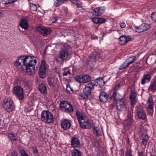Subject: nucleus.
Instances as JSON below:
<instances>
[{"label":"nucleus","instance_id":"nucleus-1","mask_svg":"<svg viewBox=\"0 0 156 156\" xmlns=\"http://www.w3.org/2000/svg\"><path fill=\"white\" fill-rule=\"evenodd\" d=\"M37 61L33 56H24L20 57L15 61L14 66L20 71L25 70L29 75L35 73L37 66Z\"/></svg>","mask_w":156,"mask_h":156},{"label":"nucleus","instance_id":"nucleus-2","mask_svg":"<svg viewBox=\"0 0 156 156\" xmlns=\"http://www.w3.org/2000/svg\"><path fill=\"white\" fill-rule=\"evenodd\" d=\"M76 115L80 127L83 129H90L92 126L88 118L79 111L76 112Z\"/></svg>","mask_w":156,"mask_h":156},{"label":"nucleus","instance_id":"nucleus-3","mask_svg":"<svg viewBox=\"0 0 156 156\" xmlns=\"http://www.w3.org/2000/svg\"><path fill=\"white\" fill-rule=\"evenodd\" d=\"M41 119L44 123L48 124L53 123L55 121L53 114L48 111H43L41 112Z\"/></svg>","mask_w":156,"mask_h":156},{"label":"nucleus","instance_id":"nucleus-4","mask_svg":"<svg viewBox=\"0 0 156 156\" xmlns=\"http://www.w3.org/2000/svg\"><path fill=\"white\" fill-rule=\"evenodd\" d=\"M59 108L62 111L68 113H72L73 111V106L69 103L66 101H61Z\"/></svg>","mask_w":156,"mask_h":156},{"label":"nucleus","instance_id":"nucleus-5","mask_svg":"<svg viewBox=\"0 0 156 156\" xmlns=\"http://www.w3.org/2000/svg\"><path fill=\"white\" fill-rule=\"evenodd\" d=\"M13 93L14 95L19 100H23L24 98L23 89L20 86H16L13 87Z\"/></svg>","mask_w":156,"mask_h":156},{"label":"nucleus","instance_id":"nucleus-6","mask_svg":"<svg viewBox=\"0 0 156 156\" xmlns=\"http://www.w3.org/2000/svg\"><path fill=\"white\" fill-rule=\"evenodd\" d=\"M69 55V52L67 49H62L59 52L58 57L56 60L59 62H63L67 58Z\"/></svg>","mask_w":156,"mask_h":156},{"label":"nucleus","instance_id":"nucleus-7","mask_svg":"<svg viewBox=\"0 0 156 156\" xmlns=\"http://www.w3.org/2000/svg\"><path fill=\"white\" fill-rule=\"evenodd\" d=\"M136 113L138 117L142 120L146 119V115L145 111L143 109V107L138 105L136 107Z\"/></svg>","mask_w":156,"mask_h":156},{"label":"nucleus","instance_id":"nucleus-8","mask_svg":"<svg viewBox=\"0 0 156 156\" xmlns=\"http://www.w3.org/2000/svg\"><path fill=\"white\" fill-rule=\"evenodd\" d=\"M4 107L9 112L12 111L14 109V105L12 100L10 99L5 100L3 101Z\"/></svg>","mask_w":156,"mask_h":156},{"label":"nucleus","instance_id":"nucleus-9","mask_svg":"<svg viewBox=\"0 0 156 156\" xmlns=\"http://www.w3.org/2000/svg\"><path fill=\"white\" fill-rule=\"evenodd\" d=\"M76 80L80 83H86L90 82L91 77L88 75H78L75 77Z\"/></svg>","mask_w":156,"mask_h":156},{"label":"nucleus","instance_id":"nucleus-10","mask_svg":"<svg viewBox=\"0 0 156 156\" xmlns=\"http://www.w3.org/2000/svg\"><path fill=\"white\" fill-rule=\"evenodd\" d=\"M95 84L90 82L87 83L83 89V93L86 95H87L90 97L91 95V90L94 89Z\"/></svg>","mask_w":156,"mask_h":156},{"label":"nucleus","instance_id":"nucleus-11","mask_svg":"<svg viewBox=\"0 0 156 156\" xmlns=\"http://www.w3.org/2000/svg\"><path fill=\"white\" fill-rule=\"evenodd\" d=\"M112 99L115 101L117 108L119 110H122L124 108L125 103L124 102L123 98L115 97V98H113Z\"/></svg>","mask_w":156,"mask_h":156},{"label":"nucleus","instance_id":"nucleus-12","mask_svg":"<svg viewBox=\"0 0 156 156\" xmlns=\"http://www.w3.org/2000/svg\"><path fill=\"white\" fill-rule=\"evenodd\" d=\"M130 93L131 94L130 95L129 99L131 101L130 104L131 105L132 111L133 112V106L136 103L137 100L136 98L137 93L133 89L131 90Z\"/></svg>","mask_w":156,"mask_h":156},{"label":"nucleus","instance_id":"nucleus-13","mask_svg":"<svg viewBox=\"0 0 156 156\" xmlns=\"http://www.w3.org/2000/svg\"><path fill=\"white\" fill-rule=\"evenodd\" d=\"M46 62L45 61H42L41 64L39 68V75L42 79L44 78L46 76Z\"/></svg>","mask_w":156,"mask_h":156},{"label":"nucleus","instance_id":"nucleus-14","mask_svg":"<svg viewBox=\"0 0 156 156\" xmlns=\"http://www.w3.org/2000/svg\"><path fill=\"white\" fill-rule=\"evenodd\" d=\"M36 30L38 32L39 34H42L43 36H47L51 32L50 29L42 28L40 27H37L36 28Z\"/></svg>","mask_w":156,"mask_h":156},{"label":"nucleus","instance_id":"nucleus-15","mask_svg":"<svg viewBox=\"0 0 156 156\" xmlns=\"http://www.w3.org/2000/svg\"><path fill=\"white\" fill-rule=\"evenodd\" d=\"M150 27V25L147 23H143L138 27H137L136 31L138 32H142L146 31Z\"/></svg>","mask_w":156,"mask_h":156},{"label":"nucleus","instance_id":"nucleus-16","mask_svg":"<svg viewBox=\"0 0 156 156\" xmlns=\"http://www.w3.org/2000/svg\"><path fill=\"white\" fill-rule=\"evenodd\" d=\"M119 44L120 45H124L131 39V37L129 36H126L125 35H122L119 37Z\"/></svg>","mask_w":156,"mask_h":156},{"label":"nucleus","instance_id":"nucleus-17","mask_svg":"<svg viewBox=\"0 0 156 156\" xmlns=\"http://www.w3.org/2000/svg\"><path fill=\"white\" fill-rule=\"evenodd\" d=\"M61 125L62 129L64 130H66L70 128L71 126V123L69 120L64 119L61 121Z\"/></svg>","mask_w":156,"mask_h":156},{"label":"nucleus","instance_id":"nucleus-18","mask_svg":"<svg viewBox=\"0 0 156 156\" xmlns=\"http://www.w3.org/2000/svg\"><path fill=\"white\" fill-rule=\"evenodd\" d=\"M105 8L104 7H101L95 8L94 9L93 14L96 16L101 15L105 12Z\"/></svg>","mask_w":156,"mask_h":156},{"label":"nucleus","instance_id":"nucleus-19","mask_svg":"<svg viewBox=\"0 0 156 156\" xmlns=\"http://www.w3.org/2000/svg\"><path fill=\"white\" fill-rule=\"evenodd\" d=\"M71 145L73 147H79L80 146V144L78 138L73 137L71 138Z\"/></svg>","mask_w":156,"mask_h":156},{"label":"nucleus","instance_id":"nucleus-20","mask_svg":"<svg viewBox=\"0 0 156 156\" xmlns=\"http://www.w3.org/2000/svg\"><path fill=\"white\" fill-rule=\"evenodd\" d=\"M47 82L49 86L53 90H55L57 83L55 82L54 79L53 78H48L47 80Z\"/></svg>","mask_w":156,"mask_h":156},{"label":"nucleus","instance_id":"nucleus-21","mask_svg":"<svg viewBox=\"0 0 156 156\" xmlns=\"http://www.w3.org/2000/svg\"><path fill=\"white\" fill-rule=\"evenodd\" d=\"M99 98L101 102L105 103L107 101L108 96L107 94L105 92H101L99 95Z\"/></svg>","mask_w":156,"mask_h":156},{"label":"nucleus","instance_id":"nucleus-22","mask_svg":"<svg viewBox=\"0 0 156 156\" xmlns=\"http://www.w3.org/2000/svg\"><path fill=\"white\" fill-rule=\"evenodd\" d=\"M39 91L43 94H46L47 91V88L46 85L43 83H41L39 85Z\"/></svg>","mask_w":156,"mask_h":156},{"label":"nucleus","instance_id":"nucleus-23","mask_svg":"<svg viewBox=\"0 0 156 156\" xmlns=\"http://www.w3.org/2000/svg\"><path fill=\"white\" fill-rule=\"evenodd\" d=\"M89 57L97 61L100 57V54L98 51H94L90 55Z\"/></svg>","mask_w":156,"mask_h":156},{"label":"nucleus","instance_id":"nucleus-24","mask_svg":"<svg viewBox=\"0 0 156 156\" xmlns=\"http://www.w3.org/2000/svg\"><path fill=\"white\" fill-rule=\"evenodd\" d=\"M19 25L22 29H24L25 30L27 29L28 25L27 23V20L25 19H22L20 23H19Z\"/></svg>","mask_w":156,"mask_h":156},{"label":"nucleus","instance_id":"nucleus-25","mask_svg":"<svg viewBox=\"0 0 156 156\" xmlns=\"http://www.w3.org/2000/svg\"><path fill=\"white\" fill-rule=\"evenodd\" d=\"M151 76L147 74L144 75L143 76V79L141 80V84L144 85L146 83L149 82L151 80Z\"/></svg>","mask_w":156,"mask_h":156},{"label":"nucleus","instance_id":"nucleus-26","mask_svg":"<svg viewBox=\"0 0 156 156\" xmlns=\"http://www.w3.org/2000/svg\"><path fill=\"white\" fill-rule=\"evenodd\" d=\"M94 82L95 83H97L96 85L98 86V85L100 87L103 86L105 84V82L103 80V79L101 78H98L95 80ZM95 85L96 84L95 83Z\"/></svg>","mask_w":156,"mask_h":156},{"label":"nucleus","instance_id":"nucleus-27","mask_svg":"<svg viewBox=\"0 0 156 156\" xmlns=\"http://www.w3.org/2000/svg\"><path fill=\"white\" fill-rule=\"evenodd\" d=\"M148 137L147 135L145 133H143L141 136V145L145 146L147 144Z\"/></svg>","mask_w":156,"mask_h":156},{"label":"nucleus","instance_id":"nucleus-28","mask_svg":"<svg viewBox=\"0 0 156 156\" xmlns=\"http://www.w3.org/2000/svg\"><path fill=\"white\" fill-rule=\"evenodd\" d=\"M93 131L96 136H100L101 135V132L100 128L98 127H95L93 128Z\"/></svg>","mask_w":156,"mask_h":156},{"label":"nucleus","instance_id":"nucleus-29","mask_svg":"<svg viewBox=\"0 0 156 156\" xmlns=\"http://www.w3.org/2000/svg\"><path fill=\"white\" fill-rule=\"evenodd\" d=\"M120 86L119 84H118L115 86L114 89L113 94L112 96L111 97V99H112L113 98H115V97H116L117 96L116 90L120 87Z\"/></svg>","mask_w":156,"mask_h":156},{"label":"nucleus","instance_id":"nucleus-30","mask_svg":"<svg viewBox=\"0 0 156 156\" xmlns=\"http://www.w3.org/2000/svg\"><path fill=\"white\" fill-rule=\"evenodd\" d=\"M97 61L92 59V58H89V60L88 61L87 65L90 68H92L94 65Z\"/></svg>","mask_w":156,"mask_h":156},{"label":"nucleus","instance_id":"nucleus-31","mask_svg":"<svg viewBox=\"0 0 156 156\" xmlns=\"http://www.w3.org/2000/svg\"><path fill=\"white\" fill-rule=\"evenodd\" d=\"M156 88V82L154 81L153 82H151L150 86L149 87V89L152 91H155Z\"/></svg>","mask_w":156,"mask_h":156},{"label":"nucleus","instance_id":"nucleus-32","mask_svg":"<svg viewBox=\"0 0 156 156\" xmlns=\"http://www.w3.org/2000/svg\"><path fill=\"white\" fill-rule=\"evenodd\" d=\"M72 156H81V153L77 149H74L72 152Z\"/></svg>","mask_w":156,"mask_h":156},{"label":"nucleus","instance_id":"nucleus-33","mask_svg":"<svg viewBox=\"0 0 156 156\" xmlns=\"http://www.w3.org/2000/svg\"><path fill=\"white\" fill-rule=\"evenodd\" d=\"M8 137L10 138L11 141H16L18 140L16 135L13 133H10L8 134Z\"/></svg>","mask_w":156,"mask_h":156},{"label":"nucleus","instance_id":"nucleus-34","mask_svg":"<svg viewBox=\"0 0 156 156\" xmlns=\"http://www.w3.org/2000/svg\"><path fill=\"white\" fill-rule=\"evenodd\" d=\"M148 107L149 109H153V103L152 100L151 98H149L147 101Z\"/></svg>","mask_w":156,"mask_h":156},{"label":"nucleus","instance_id":"nucleus-35","mask_svg":"<svg viewBox=\"0 0 156 156\" xmlns=\"http://www.w3.org/2000/svg\"><path fill=\"white\" fill-rule=\"evenodd\" d=\"M128 60L129 61L127 62V63L128 65H129L130 64L134 62L136 60V57L135 56L130 57L129 58Z\"/></svg>","mask_w":156,"mask_h":156},{"label":"nucleus","instance_id":"nucleus-36","mask_svg":"<svg viewBox=\"0 0 156 156\" xmlns=\"http://www.w3.org/2000/svg\"><path fill=\"white\" fill-rule=\"evenodd\" d=\"M79 98L81 99L84 100L89 99L90 97L87 95H86L85 94H80L79 95Z\"/></svg>","mask_w":156,"mask_h":156},{"label":"nucleus","instance_id":"nucleus-37","mask_svg":"<svg viewBox=\"0 0 156 156\" xmlns=\"http://www.w3.org/2000/svg\"><path fill=\"white\" fill-rule=\"evenodd\" d=\"M30 9L32 11H36L37 9V7L36 5L32 3L30 4Z\"/></svg>","mask_w":156,"mask_h":156},{"label":"nucleus","instance_id":"nucleus-38","mask_svg":"<svg viewBox=\"0 0 156 156\" xmlns=\"http://www.w3.org/2000/svg\"><path fill=\"white\" fill-rule=\"evenodd\" d=\"M151 17L152 21L156 22V12L152 13L151 14Z\"/></svg>","mask_w":156,"mask_h":156},{"label":"nucleus","instance_id":"nucleus-39","mask_svg":"<svg viewBox=\"0 0 156 156\" xmlns=\"http://www.w3.org/2000/svg\"><path fill=\"white\" fill-rule=\"evenodd\" d=\"M64 2V0H57L55 1V6L57 7L62 4Z\"/></svg>","mask_w":156,"mask_h":156},{"label":"nucleus","instance_id":"nucleus-40","mask_svg":"<svg viewBox=\"0 0 156 156\" xmlns=\"http://www.w3.org/2000/svg\"><path fill=\"white\" fill-rule=\"evenodd\" d=\"M133 121L131 119H128L127 120L126 123V126L129 128L133 124Z\"/></svg>","mask_w":156,"mask_h":156},{"label":"nucleus","instance_id":"nucleus-41","mask_svg":"<svg viewBox=\"0 0 156 156\" xmlns=\"http://www.w3.org/2000/svg\"><path fill=\"white\" fill-rule=\"evenodd\" d=\"M129 65L128 64L126 63L125 62H124L119 68V70H120L122 69H125Z\"/></svg>","mask_w":156,"mask_h":156},{"label":"nucleus","instance_id":"nucleus-42","mask_svg":"<svg viewBox=\"0 0 156 156\" xmlns=\"http://www.w3.org/2000/svg\"><path fill=\"white\" fill-rule=\"evenodd\" d=\"M19 153L21 154V156H29L23 150H20Z\"/></svg>","mask_w":156,"mask_h":156},{"label":"nucleus","instance_id":"nucleus-43","mask_svg":"<svg viewBox=\"0 0 156 156\" xmlns=\"http://www.w3.org/2000/svg\"><path fill=\"white\" fill-rule=\"evenodd\" d=\"M98 23L101 24L104 23L105 21V20L104 18L98 17Z\"/></svg>","mask_w":156,"mask_h":156},{"label":"nucleus","instance_id":"nucleus-44","mask_svg":"<svg viewBox=\"0 0 156 156\" xmlns=\"http://www.w3.org/2000/svg\"><path fill=\"white\" fill-rule=\"evenodd\" d=\"M24 86H26L27 87H29L31 86V84L30 81H26L24 83Z\"/></svg>","mask_w":156,"mask_h":156},{"label":"nucleus","instance_id":"nucleus-45","mask_svg":"<svg viewBox=\"0 0 156 156\" xmlns=\"http://www.w3.org/2000/svg\"><path fill=\"white\" fill-rule=\"evenodd\" d=\"M92 21L94 23L96 24H98V17H93L92 19Z\"/></svg>","mask_w":156,"mask_h":156},{"label":"nucleus","instance_id":"nucleus-46","mask_svg":"<svg viewBox=\"0 0 156 156\" xmlns=\"http://www.w3.org/2000/svg\"><path fill=\"white\" fill-rule=\"evenodd\" d=\"M93 144L97 147H98L99 146V142L97 140H95L94 141Z\"/></svg>","mask_w":156,"mask_h":156},{"label":"nucleus","instance_id":"nucleus-47","mask_svg":"<svg viewBox=\"0 0 156 156\" xmlns=\"http://www.w3.org/2000/svg\"><path fill=\"white\" fill-rule=\"evenodd\" d=\"M10 156H19L18 155L17 153L16 152L15 150H14L12 153H11Z\"/></svg>","mask_w":156,"mask_h":156},{"label":"nucleus","instance_id":"nucleus-48","mask_svg":"<svg viewBox=\"0 0 156 156\" xmlns=\"http://www.w3.org/2000/svg\"><path fill=\"white\" fill-rule=\"evenodd\" d=\"M147 112H148V114L150 115H151L152 114V113H153L152 109H149V108H148L147 110Z\"/></svg>","mask_w":156,"mask_h":156},{"label":"nucleus","instance_id":"nucleus-49","mask_svg":"<svg viewBox=\"0 0 156 156\" xmlns=\"http://www.w3.org/2000/svg\"><path fill=\"white\" fill-rule=\"evenodd\" d=\"M119 154L120 156H124V151L122 149L119 150Z\"/></svg>","mask_w":156,"mask_h":156},{"label":"nucleus","instance_id":"nucleus-50","mask_svg":"<svg viewBox=\"0 0 156 156\" xmlns=\"http://www.w3.org/2000/svg\"><path fill=\"white\" fill-rule=\"evenodd\" d=\"M120 27L122 28H124L126 27V24L124 23H120Z\"/></svg>","mask_w":156,"mask_h":156},{"label":"nucleus","instance_id":"nucleus-51","mask_svg":"<svg viewBox=\"0 0 156 156\" xmlns=\"http://www.w3.org/2000/svg\"><path fill=\"white\" fill-rule=\"evenodd\" d=\"M126 156H132L131 151H129L126 153Z\"/></svg>","mask_w":156,"mask_h":156},{"label":"nucleus","instance_id":"nucleus-52","mask_svg":"<svg viewBox=\"0 0 156 156\" xmlns=\"http://www.w3.org/2000/svg\"><path fill=\"white\" fill-rule=\"evenodd\" d=\"M51 20L52 21V23H54L57 21V19L55 17H52Z\"/></svg>","mask_w":156,"mask_h":156},{"label":"nucleus","instance_id":"nucleus-53","mask_svg":"<svg viewBox=\"0 0 156 156\" xmlns=\"http://www.w3.org/2000/svg\"><path fill=\"white\" fill-rule=\"evenodd\" d=\"M138 156H143V152L141 151L140 152H139L138 153Z\"/></svg>","mask_w":156,"mask_h":156},{"label":"nucleus","instance_id":"nucleus-54","mask_svg":"<svg viewBox=\"0 0 156 156\" xmlns=\"http://www.w3.org/2000/svg\"><path fill=\"white\" fill-rule=\"evenodd\" d=\"M34 151L35 153H37L38 152V150L37 148H35L34 149Z\"/></svg>","mask_w":156,"mask_h":156},{"label":"nucleus","instance_id":"nucleus-55","mask_svg":"<svg viewBox=\"0 0 156 156\" xmlns=\"http://www.w3.org/2000/svg\"><path fill=\"white\" fill-rule=\"evenodd\" d=\"M67 74H68L67 73H66V72L64 73L63 74V75L64 76H66L67 75Z\"/></svg>","mask_w":156,"mask_h":156},{"label":"nucleus","instance_id":"nucleus-56","mask_svg":"<svg viewBox=\"0 0 156 156\" xmlns=\"http://www.w3.org/2000/svg\"><path fill=\"white\" fill-rule=\"evenodd\" d=\"M3 15L2 12H0V17H1Z\"/></svg>","mask_w":156,"mask_h":156},{"label":"nucleus","instance_id":"nucleus-57","mask_svg":"<svg viewBox=\"0 0 156 156\" xmlns=\"http://www.w3.org/2000/svg\"><path fill=\"white\" fill-rule=\"evenodd\" d=\"M76 5L77 7H78V8H79L80 7V5L78 4V3H77L76 4Z\"/></svg>","mask_w":156,"mask_h":156},{"label":"nucleus","instance_id":"nucleus-58","mask_svg":"<svg viewBox=\"0 0 156 156\" xmlns=\"http://www.w3.org/2000/svg\"><path fill=\"white\" fill-rule=\"evenodd\" d=\"M66 73H67V74L68 73H70V71H67Z\"/></svg>","mask_w":156,"mask_h":156},{"label":"nucleus","instance_id":"nucleus-59","mask_svg":"<svg viewBox=\"0 0 156 156\" xmlns=\"http://www.w3.org/2000/svg\"><path fill=\"white\" fill-rule=\"evenodd\" d=\"M116 98H120L118 96V95L117 94V96H116Z\"/></svg>","mask_w":156,"mask_h":156},{"label":"nucleus","instance_id":"nucleus-60","mask_svg":"<svg viewBox=\"0 0 156 156\" xmlns=\"http://www.w3.org/2000/svg\"><path fill=\"white\" fill-rule=\"evenodd\" d=\"M151 155H150V156H155L154 155H152V154H151Z\"/></svg>","mask_w":156,"mask_h":156}]
</instances>
